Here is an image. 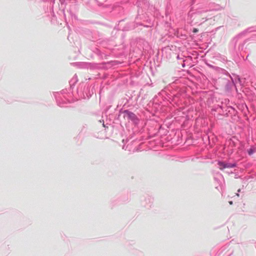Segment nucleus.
I'll return each mask as SVG.
<instances>
[{"mask_svg": "<svg viewBox=\"0 0 256 256\" xmlns=\"http://www.w3.org/2000/svg\"><path fill=\"white\" fill-rule=\"evenodd\" d=\"M218 164L220 168L222 170L226 168H232L235 166V164H227L222 162H219Z\"/></svg>", "mask_w": 256, "mask_h": 256, "instance_id": "f257e3e1", "label": "nucleus"}, {"mask_svg": "<svg viewBox=\"0 0 256 256\" xmlns=\"http://www.w3.org/2000/svg\"><path fill=\"white\" fill-rule=\"evenodd\" d=\"M124 116L130 119L134 120L135 118V114L134 113L128 112V110H126L124 112Z\"/></svg>", "mask_w": 256, "mask_h": 256, "instance_id": "f03ea898", "label": "nucleus"}, {"mask_svg": "<svg viewBox=\"0 0 256 256\" xmlns=\"http://www.w3.org/2000/svg\"><path fill=\"white\" fill-rule=\"evenodd\" d=\"M253 153V150L252 149H250L249 150H248V154H252Z\"/></svg>", "mask_w": 256, "mask_h": 256, "instance_id": "7ed1b4c3", "label": "nucleus"}, {"mask_svg": "<svg viewBox=\"0 0 256 256\" xmlns=\"http://www.w3.org/2000/svg\"><path fill=\"white\" fill-rule=\"evenodd\" d=\"M192 32L194 33H196V32H198V30L197 28H194Z\"/></svg>", "mask_w": 256, "mask_h": 256, "instance_id": "20e7f679", "label": "nucleus"}]
</instances>
